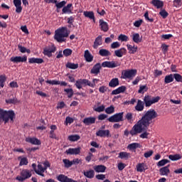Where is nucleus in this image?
<instances>
[{"label":"nucleus","instance_id":"f257e3e1","mask_svg":"<svg viewBox=\"0 0 182 182\" xmlns=\"http://www.w3.org/2000/svg\"><path fill=\"white\" fill-rule=\"evenodd\" d=\"M159 114L154 109H149L132 128L129 132L131 136H137L139 134L140 139H149L150 133L147 132V129L150 127V124L153 123V120L156 119Z\"/></svg>","mask_w":182,"mask_h":182},{"label":"nucleus","instance_id":"f03ea898","mask_svg":"<svg viewBox=\"0 0 182 182\" xmlns=\"http://www.w3.org/2000/svg\"><path fill=\"white\" fill-rule=\"evenodd\" d=\"M69 36V31H68V28L66 27H61L58 29L55 30L54 39L62 43V42H66V38Z\"/></svg>","mask_w":182,"mask_h":182},{"label":"nucleus","instance_id":"7ed1b4c3","mask_svg":"<svg viewBox=\"0 0 182 182\" xmlns=\"http://www.w3.org/2000/svg\"><path fill=\"white\" fill-rule=\"evenodd\" d=\"M14 119H15L14 111H4L0 109V122L3 121L4 123H8L10 120L11 123H14Z\"/></svg>","mask_w":182,"mask_h":182},{"label":"nucleus","instance_id":"20e7f679","mask_svg":"<svg viewBox=\"0 0 182 182\" xmlns=\"http://www.w3.org/2000/svg\"><path fill=\"white\" fill-rule=\"evenodd\" d=\"M37 167L38 168L36 169V173L38 176H41V177H45L43 173L48 170V167H50V164H49V161H46L43 163V165L42 164H38Z\"/></svg>","mask_w":182,"mask_h":182},{"label":"nucleus","instance_id":"39448f33","mask_svg":"<svg viewBox=\"0 0 182 182\" xmlns=\"http://www.w3.org/2000/svg\"><path fill=\"white\" fill-rule=\"evenodd\" d=\"M31 177H32V171L29 169H23L20 173V176L16 177V180L22 182L28 180V178H31Z\"/></svg>","mask_w":182,"mask_h":182},{"label":"nucleus","instance_id":"423d86ee","mask_svg":"<svg viewBox=\"0 0 182 182\" xmlns=\"http://www.w3.org/2000/svg\"><path fill=\"white\" fill-rule=\"evenodd\" d=\"M160 100V97H152L150 95H146L144 98V102L145 103L146 107H150L151 105L157 103Z\"/></svg>","mask_w":182,"mask_h":182},{"label":"nucleus","instance_id":"0eeeda50","mask_svg":"<svg viewBox=\"0 0 182 182\" xmlns=\"http://www.w3.org/2000/svg\"><path fill=\"white\" fill-rule=\"evenodd\" d=\"M123 114H124V112H119L114 114V115H112L109 117L107 120L110 123H119L120 122H123L124 118H123Z\"/></svg>","mask_w":182,"mask_h":182},{"label":"nucleus","instance_id":"6e6552de","mask_svg":"<svg viewBox=\"0 0 182 182\" xmlns=\"http://www.w3.org/2000/svg\"><path fill=\"white\" fill-rule=\"evenodd\" d=\"M122 75V79H133L137 75V70H125Z\"/></svg>","mask_w":182,"mask_h":182},{"label":"nucleus","instance_id":"1a4fd4ad","mask_svg":"<svg viewBox=\"0 0 182 182\" xmlns=\"http://www.w3.org/2000/svg\"><path fill=\"white\" fill-rule=\"evenodd\" d=\"M101 66L102 68H109V69H113L120 66V63L117 61H105L102 63Z\"/></svg>","mask_w":182,"mask_h":182},{"label":"nucleus","instance_id":"9d476101","mask_svg":"<svg viewBox=\"0 0 182 182\" xmlns=\"http://www.w3.org/2000/svg\"><path fill=\"white\" fill-rule=\"evenodd\" d=\"M55 52H56V47H55V46H49L43 49V53L46 56L50 58L52 56V53H55Z\"/></svg>","mask_w":182,"mask_h":182},{"label":"nucleus","instance_id":"9b49d317","mask_svg":"<svg viewBox=\"0 0 182 182\" xmlns=\"http://www.w3.org/2000/svg\"><path fill=\"white\" fill-rule=\"evenodd\" d=\"M28 60V57L26 55L23 56H13L10 58V61L13 63H23Z\"/></svg>","mask_w":182,"mask_h":182},{"label":"nucleus","instance_id":"f8f14e48","mask_svg":"<svg viewBox=\"0 0 182 182\" xmlns=\"http://www.w3.org/2000/svg\"><path fill=\"white\" fill-rule=\"evenodd\" d=\"M96 136L98 137H111L110 131L109 129H100L96 132Z\"/></svg>","mask_w":182,"mask_h":182},{"label":"nucleus","instance_id":"ddd939ff","mask_svg":"<svg viewBox=\"0 0 182 182\" xmlns=\"http://www.w3.org/2000/svg\"><path fill=\"white\" fill-rule=\"evenodd\" d=\"M127 48L129 55H134V53H136L137 50L139 49L137 46L132 44H127Z\"/></svg>","mask_w":182,"mask_h":182},{"label":"nucleus","instance_id":"4468645a","mask_svg":"<svg viewBox=\"0 0 182 182\" xmlns=\"http://www.w3.org/2000/svg\"><path fill=\"white\" fill-rule=\"evenodd\" d=\"M14 5L16 7V14H21L22 12V1L14 0Z\"/></svg>","mask_w":182,"mask_h":182},{"label":"nucleus","instance_id":"2eb2a0df","mask_svg":"<svg viewBox=\"0 0 182 182\" xmlns=\"http://www.w3.org/2000/svg\"><path fill=\"white\" fill-rule=\"evenodd\" d=\"M66 154L70 155H77L80 154V148H69L68 150L65 151Z\"/></svg>","mask_w":182,"mask_h":182},{"label":"nucleus","instance_id":"dca6fc26","mask_svg":"<svg viewBox=\"0 0 182 182\" xmlns=\"http://www.w3.org/2000/svg\"><path fill=\"white\" fill-rule=\"evenodd\" d=\"M99 23L101 31H103V32H107V31H109V24L107 22L105 21L103 19H100Z\"/></svg>","mask_w":182,"mask_h":182},{"label":"nucleus","instance_id":"f3484780","mask_svg":"<svg viewBox=\"0 0 182 182\" xmlns=\"http://www.w3.org/2000/svg\"><path fill=\"white\" fill-rule=\"evenodd\" d=\"M126 53H127V50L124 48H122L114 51V55L117 58H122L124 55H126Z\"/></svg>","mask_w":182,"mask_h":182},{"label":"nucleus","instance_id":"a211bd4d","mask_svg":"<svg viewBox=\"0 0 182 182\" xmlns=\"http://www.w3.org/2000/svg\"><path fill=\"white\" fill-rule=\"evenodd\" d=\"M100 69H102V65L98 63L93 66L91 70V73L92 75H99V73H100Z\"/></svg>","mask_w":182,"mask_h":182},{"label":"nucleus","instance_id":"6ab92c4d","mask_svg":"<svg viewBox=\"0 0 182 182\" xmlns=\"http://www.w3.org/2000/svg\"><path fill=\"white\" fill-rule=\"evenodd\" d=\"M26 141H27V143H31V144H34L37 146H39L41 144V140L35 137L26 138Z\"/></svg>","mask_w":182,"mask_h":182},{"label":"nucleus","instance_id":"aec40b11","mask_svg":"<svg viewBox=\"0 0 182 182\" xmlns=\"http://www.w3.org/2000/svg\"><path fill=\"white\" fill-rule=\"evenodd\" d=\"M151 4H152L155 8H157V9H160V8H163V6H164V2L161 0H152Z\"/></svg>","mask_w":182,"mask_h":182},{"label":"nucleus","instance_id":"412c9836","mask_svg":"<svg viewBox=\"0 0 182 182\" xmlns=\"http://www.w3.org/2000/svg\"><path fill=\"white\" fill-rule=\"evenodd\" d=\"M147 170V166L144 163H139L136 165V171L143 173Z\"/></svg>","mask_w":182,"mask_h":182},{"label":"nucleus","instance_id":"4be33fe9","mask_svg":"<svg viewBox=\"0 0 182 182\" xmlns=\"http://www.w3.org/2000/svg\"><path fill=\"white\" fill-rule=\"evenodd\" d=\"M170 167V165H168L167 166L161 168L159 169V173L161 176H168L170 174V169L168 168Z\"/></svg>","mask_w":182,"mask_h":182},{"label":"nucleus","instance_id":"5701e85b","mask_svg":"<svg viewBox=\"0 0 182 182\" xmlns=\"http://www.w3.org/2000/svg\"><path fill=\"white\" fill-rule=\"evenodd\" d=\"M93 168L96 173H105L106 171V166L105 165H97Z\"/></svg>","mask_w":182,"mask_h":182},{"label":"nucleus","instance_id":"b1692460","mask_svg":"<svg viewBox=\"0 0 182 182\" xmlns=\"http://www.w3.org/2000/svg\"><path fill=\"white\" fill-rule=\"evenodd\" d=\"M141 146L139 143H132L129 144L127 146L128 150H130V151H133V150H136V149H141Z\"/></svg>","mask_w":182,"mask_h":182},{"label":"nucleus","instance_id":"393cba45","mask_svg":"<svg viewBox=\"0 0 182 182\" xmlns=\"http://www.w3.org/2000/svg\"><path fill=\"white\" fill-rule=\"evenodd\" d=\"M96 122V118L93 117L85 118L83 120V123L87 126L89 124H93Z\"/></svg>","mask_w":182,"mask_h":182},{"label":"nucleus","instance_id":"a878e982","mask_svg":"<svg viewBox=\"0 0 182 182\" xmlns=\"http://www.w3.org/2000/svg\"><path fill=\"white\" fill-rule=\"evenodd\" d=\"M135 109L136 110H137V112H143V110L144 109V102L139 100L135 107Z\"/></svg>","mask_w":182,"mask_h":182},{"label":"nucleus","instance_id":"bb28decb","mask_svg":"<svg viewBox=\"0 0 182 182\" xmlns=\"http://www.w3.org/2000/svg\"><path fill=\"white\" fill-rule=\"evenodd\" d=\"M132 41L134 43H140L142 41V38L140 36L139 33H135L132 35Z\"/></svg>","mask_w":182,"mask_h":182},{"label":"nucleus","instance_id":"cd10ccee","mask_svg":"<svg viewBox=\"0 0 182 182\" xmlns=\"http://www.w3.org/2000/svg\"><path fill=\"white\" fill-rule=\"evenodd\" d=\"M83 15L85 18H89V19H92L95 22V13L93 11H83Z\"/></svg>","mask_w":182,"mask_h":182},{"label":"nucleus","instance_id":"c85d7f7f","mask_svg":"<svg viewBox=\"0 0 182 182\" xmlns=\"http://www.w3.org/2000/svg\"><path fill=\"white\" fill-rule=\"evenodd\" d=\"M100 45H102V36H99L95 38V41L93 45L94 49H97V48H99Z\"/></svg>","mask_w":182,"mask_h":182},{"label":"nucleus","instance_id":"c756f323","mask_svg":"<svg viewBox=\"0 0 182 182\" xmlns=\"http://www.w3.org/2000/svg\"><path fill=\"white\" fill-rule=\"evenodd\" d=\"M29 63H38V65L41 63H43V59L37 58H28Z\"/></svg>","mask_w":182,"mask_h":182},{"label":"nucleus","instance_id":"7c9ffc66","mask_svg":"<svg viewBox=\"0 0 182 182\" xmlns=\"http://www.w3.org/2000/svg\"><path fill=\"white\" fill-rule=\"evenodd\" d=\"M106 107L104 105L100 106H94L93 110L94 112H97V113H102V112H105Z\"/></svg>","mask_w":182,"mask_h":182},{"label":"nucleus","instance_id":"2f4dec72","mask_svg":"<svg viewBox=\"0 0 182 182\" xmlns=\"http://www.w3.org/2000/svg\"><path fill=\"white\" fill-rule=\"evenodd\" d=\"M63 14H72V4H68L62 9Z\"/></svg>","mask_w":182,"mask_h":182},{"label":"nucleus","instance_id":"473e14b6","mask_svg":"<svg viewBox=\"0 0 182 182\" xmlns=\"http://www.w3.org/2000/svg\"><path fill=\"white\" fill-rule=\"evenodd\" d=\"M84 58H85L87 62H92V60H93V55L90 54V52H89L88 50L85 51Z\"/></svg>","mask_w":182,"mask_h":182},{"label":"nucleus","instance_id":"72a5a7b5","mask_svg":"<svg viewBox=\"0 0 182 182\" xmlns=\"http://www.w3.org/2000/svg\"><path fill=\"white\" fill-rule=\"evenodd\" d=\"M109 87H116L119 86V78H113L109 82Z\"/></svg>","mask_w":182,"mask_h":182},{"label":"nucleus","instance_id":"f704fd0d","mask_svg":"<svg viewBox=\"0 0 182 182\" xmlns=\"http://www.w3.org/2000/svg\"><path fill=\"white\" fill-rule=\"evenodd\" d=\"M84 176L87 178H93L95 177V171L90 170V171H84Z\"/></svg>","mask_w":182,"mask_h":182},{"label":"nucleus","instance_id":"c9c22d12","mask_svg":"<svg viewBox=\"0 0 182 182\" xmlns=\"http://www.w3.org/2000/svg\"><path fill=\"white\" fill-rule=\"evenodd\" d=\"M99 54L100 55V56H110V55H112V53H110V51H109L108 50L102 48L100 50Z\"/></svg>","mask_w":182,"mask_h":182},{"label":"nucleus","instance_id":"e433bc0d","mask_svg":"<svg viewBox=\"0 0 182 182\" xmlns=\"http://www.w3.org/2000/svg\"><path fill=\"white\" fill-rule=\"evenodd\" d=\"M119 159H125V160H127V159H130V153H127V152H120L119 154Z\"/></svg>","mask_w":182,"mask_h":182},{"label":"nucleus","instance_id":"4c0bfd02","mask_svg":"<svg viewBox=\"0 0 182 182\" xmlns=\"http://www.w3.org/2000/svg\"><path fill=\"white\" fill-rule=\"evenodd\" d=\"M82 86H90V87H95V84H92L90 81L86 79H81Z\"/></svg>","mask_w":182,"mask_h":182},{"label":"nucleus","instance_id":"58836bf2","mask_svg":"<svg viewBox=\"0 0 182 182\" xmlns=\"http://www.w3.org/2000/svg\"><path fill=\"white\" fill-rule=\"evenodd\" d=\"M68 140L70 141H77V140H80V136L77 134H73L68 136Z\"/></svg>","mask_w":182,"mask_h":182},{"label":"nucleus","instance_id":"ea45409f","mask_svg":"<svg viewBox=\"0 0 182 182\" xmlns=\"http://www.w3.org/2000/svg\"><path fill=\"white\" fill-rule=\"evenodd\" d=\"M181 155L180 154H174V155H169L168 159L169 160H171L172 161H177V160H181Z\"/></svg>","mask_w":182,"mask_h":182},{"label":"nucleus","instance_id":"a19ab883","mask_svg":"<svg viewBox=\"0 0 182 182\" xmlns=\"http://www.w3.org/2000/svg\"><path fill=\"white\" fill-rule=\"evenodd\" d=\"M114 105H110L105 108V113H107V114H113V113H114Z\"/></svg>","mask_w":182,"mask_h":182},{"label":"nucleus","instance_id":"79ce46f5","mask_svg":"<svg viewBox=\"0 0 182 182\" xmlns=\"http://www.w3.org/2000/svg\"><path fill=\"white\" fill-rule=\"evenodd\" d=\"M173 80H174V76L173 74L165 76V79H164L165 83H171V82H173Z\"/></svg>","mask_w":182,"mask_h":182},{"label":"nucleus","instance_id":"37998d69","mask_svg":"<svg viewBox=\"0 0 182 182\" xmlns=\"http://www.w3.org/2000/svg\"><path fill=\"white\" fill-rule=\"evenodd\" d=\"M57 180H58V181H60V182H68V181L69 180V178H68V176L65 175L61 174L57 177Z\"/></svg>","mask_w":182,"mask_h":182},{"label":"nucleus","instance_id":"c03bdc74","mask_svg":"<svg viewBox=\"0 0 182 182\" xmlns=\"http://www.w3.org/2000/svg\"><path fill=\"white\" fill-rule=\"evenodd\" d=\"M167 163H170V161H168V159H162L157 163V166L158 167H163V166H166Z\"/></svg>","mask_w":182,"mask_h":182},{"label":"nucleus","instance_id":"a18cd8bd","mask_svg":"<svg viewBox=\"0 0 182 182\" xmlns=\"http://www.w3.org/2000/svg\"><path fill=\"white\" fill-rule=\"evenodd\" d=\"M18 50L21 53H26V52L27 53H31V50L29 49H26V48L21 46V45H18Z\"/></svg>","mask_w":182,"mask_h":182},{"label":"nucleus","instance_id":"49530a36","mask_svg":"<svg viewBox=\"0 0 182 182\" xmlns=\"http://www.w3.org/2000/svg\"><path fill=\"white\" fill-rule=\"evenodd\" d=\"M66 68H68V69H77V68H79V65L73 63H68L66 64Z\"/></svg>","mask_w":182,"mask_h":182},{"label":"nucleus","instance_id":"de8ad7c7","mask_svg":"<svg viewBox=\"0 0 182 182\" xmlns=\"http://www.w3.org/2000/svg\"><path fill=\"white\" fill-rule=\"evenodd\" d=\"M173 4L175 8H180L182 6V0H173Z\"/></svg>","mask_w":182,"mask_h":182},{"label":"nucleus","instance_id":"09e8293b","mask_svg":"<svg viewBox=\"0 0 182 182\" xmlns=\"http://www.w3.org/2000/svg\"><path fill=\"white\" fill-rule=\"evenodd\" d=\"M118 41H121L122 42H127V41H129V37L126 35L120 34L118 37Z\"/></svg>","mask_w":182,"mask_h":182},{"label":"nucleus","instance_id":"8fccbe9b","mask_svg":"<svg viewBox=\"0 0 182 182\" xmlns=\"http://www.w3.org/2000/svg\"><path fill=\"white\" fill-rule=\"evenodd\" d=\"M63 161L65 164V167L69 168V167H72V166H73V161H69V159H63Z\"/></svg>","mask_w":182,"mask_h":182},{"label":"nucleus","instance_id":"3c124183","mask_svg":"<svg viewBox=\"0 0 182 182\" xmlns=\"http://www.w3.org/2000/svg\"><path fill=\"white\" fill-rule=\"evenodd\" d=\"M125 119L128 120L129 123H133V114L132 113H127L125 116Z\"/></svg>","mask_w":182,"mask_h":182},{"label":"nucleus","instance_id":"603ef678","mask_svg":"<svg viewBox=\"0 0 182 182\" xmlns=\"http://www.w3.org/2000/svg\"><path fill=\"white\" fill-rule=\"evenodd\" d=\"M72 49H70V48H66V49H65L64 50H63V55H64V56H66V57H68V56H70V55H72Z\"/></svg>","mask_w":182,"mask_h":182},{"label":"nucleus","instance_id":"864d4df0","mask_svg":"<svg viewBox=\"0 0 182 182\" xmlns=\"http://www.w3.org/2000/svg\"><path fill=\"white\" fill-rule=\"evenodd\" d=\"M173 79H175L176 82H182V76L180 74H178V73L174 74Z\"/></svg>","mask_w":182,"mask_h":182},{"label":"nucleus","instance_id":"5fc2aeb1","mask_svg":"<svg viewBox=\"0 0 182 182\" xmlns=\"http://www.w3.org/2000/svg\"><path fill=\"white\" fill-rule=\"evenodd\" d=\"M146 90H148L147 85H141L139 87V90H138V92L144 93V92H146Z\"/></svg>","mask_w":182,"mask_h":182},{"label":"nucleus","instance_id":"6e6d98bb","mask_svg":"<svg viewBox=\"0 0 182 182\" xmlns=\"http://www.w3.org/2000/svg\"><path fill=\"white\" fill-rule=\"evenodd\" d=\"M65 5H66V1H63L59 3H56L55 6H56V8H58V9H60V8H63V6H65Z\"/></svg>","mask_w":182,"mask_h":182},{"label":"nucleus","instance_id":"4d7b16f0","mask_svg":"<svg viewBox=\"0 0 182 182\" xmlns=\"http://www.w3.org/2000/svg\"><path fill=\"white\" fill-rule=\"evenodd\" d=\"M75 86H76L77 89H82V87H83L82 79H80L76 81Z\"/></svg>","mask_w":182,"mask_h":182},{"label":"nucleus","instance_id":"13d9d810","mask_svg":"<svg viewBox=\"0 0 182 182\" xmlns=\"http://www.w3.org/2000/svg\"><path fill=\"white\" fill-rule=\"evenodd\" d=\"M28 165V159L26 158H21L20 161L19 166H26Z\"/></svg>","mask_w":182,"mask_h":182},{"label":"nucleus","instance_id":"bf43d9fd","mask_svg":"<svg viewBox=\"0 0 182 182\" xmlns=\"http://www.w3.org/2000/svg\"><path fill=\"white\" fill-rule=\"evenodd\" d=\"M64 91L68 93V97H72V96H73V90L72 88L65 89Z\"/></svg>","mask_w":182,"mask_h":182},{"label":"nucleus","instance_id":"052dcab7","mask_svg":"<svg viewBox=\"0 0 182 182\" xmlns=\"http://www.w3.org/2000/svg\"><path fill=\"white\" fill-rule=\"evenodd\" d=\"M72 123H73V118L67 117L65 118V124H66V126H68V124H72Z\"/></svg>","mask_w":182,"mask_h":182},{"label":"nucleus","instance_id":"680f3d73","mask_svg":"<svg viewBox=\"0 0 182 182\" xmlns=\"http://www.w3.org/2000/svg\"><path fill=\"white\" fill-rule=\"evenodd\" d=\"M6 80V77H5V75L0 76V86H1V87H4V83H5Z\"/></svg>","mask_w":182,"mask_h":182},{"label":"nucleus","instance_id":"e2e57ef3","mask_svg":"<svg viewBox=\"0 0 182 182\" xmlns=\"http://www.w3.org/2000/svg\"><path fill=\"white\" fill-rule=\"evenodd\" d=\"M112 49H117V48H120V43L119 42H114L111 44Z\"/></svg>","mask_w":182,"mask_h":182},{"label":"nucleus","instance_id":"0e129e2a","mask_svg":"<svg viewBox=\"0 0 182 182\" xmlns=\"http://www.w3.org/2000/svg\"><path fill=\"white\" fill-rule=\"evenodd\" d=\"M153 153L154 151L152 150L145 152L144 154V157H145V159H149V157H151V156H153Z\"/></svg>","mask_w":182,"mask_h":182},{"label":"nucleus","instance_id":"69168bd1","mask_svg":"<svg viewBox=\"0 0 182 182\" xmlns=\"http://www.w3.org/2000/svg\"><path fill=\"white\" fill-rule=\"evenodd\" d=\"M46 83H48V85H60V82L58 80H48L46 81Z\"/></svg>","mask_w":182,"mask_h":182},{"label":"nucleus","instance_id":"338daca9","mask_svg":"<svg viewBox=\"0 0 182 182\" xmlns=\"http://www.w3.org/2000/svg\"><path fill=\"white\" fill-rule=\"evenodd\" d=\"M159 15H161V16H162V18H164V19H165V18L166 16H168V13H167V11H166V10H161L159 12Z\"/></svg>","mask_w":182,"mask_h":182},{"label":"nucleus","instance_id":"774afa93","mask_svg":"<svg viewBox=\"0 0 182 182\" xmlns=\"http://www.w3.org/2000/svg\"><path fill=\"white\" fill-rule=\"evenodd\" d=\"M99 92L100 93H105V92H107V87L106 86H102L99 88Z\"/></svg>","mask_w":182,"mask_h":182}]
</instances>
